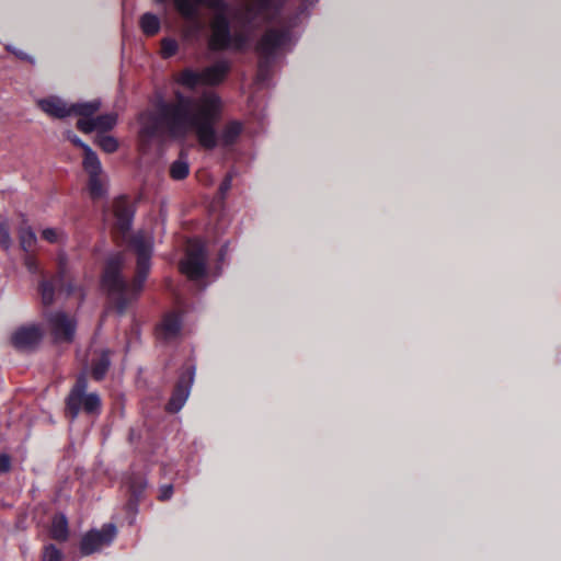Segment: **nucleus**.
<instances>
[{"label": "nucleus", "mask_w": 561, "mask_h": 561, "mask_svg": "<svg viewBox=\"0 0 561 561\" xmlns=\"http://www.w3.org/2000/svg\"><path fill=\"white\" fill-rule=\"evenodd\" d=\"M39 108L47 115L64 118L71 115V108L61 99L49 96L37 101Z\"/></svg>", "instance_id": "dca6fc26"}, {"label": "nucleus", "mask_w": 561, "mask_h": 561, "mask_svg": "<svg viewBox=\"0 0 561 561\" xmlns=\"http://www.w3.org/2000/svg\"><path fill=\"white\" fill-rule=\"evenodd\" d=\"M130 248L137 255V272L134 282L128 285L121 275L125 263L124 256L121 253L108 257L102 277V285L107 290L119 312H123L127 305L136 298L149 273L152 253V238L150 233L145 231L137 232L130 240Z\"/></svg>", "instance_id": "f03ea898"}, {"label": "nucleus", "mask_w": 561, "mask_h": 561, "mask_svg": "<svg viewBox=\"0 0 561 561\" xmlns=\"http://www.w3.org/2000/svg\"><path fill=\"white\" fill-rule=\"evenodd\" d=\"M108 366V354L106 352H103L92 367V375L94 379L101 380L104 377L105 373L107 371Z\"/></svg>", "instance_id": "5701e85b"}, {"label": "nucleus", "mask_w": 561, "mask_h": 561, "mask_svg": "<svg viewBox=\"0 0 561 561\" xmlns=\"http://www.w3.org/2000/svg\"><path fill=\"white\" fill-rule=\"evenodd\" d=\"M42 331L35 327H23L18 329L12 335V344L20 350H31L42 340Z\"/></svg>", "instance_id": "2eb2a0df"}, {"label": "nucleus", "mask_w": 561, "mask_h": 561, "mask_svg": "<svg viewBox=\"0 0 561 561\" xmlns=\"http://www.w3.org/2000/svg\"><path fill=\"white\" fill-rule=\"evenodd\" d=\"M95 142L105 151V152H108V153H112L114 151L117 150L118 148V142L117 140L112 137V136H107V135H100L96 137V140Z\"/></svg>", "instance_id": "393cba45"}, {"label": "nucleus", "mask_w": 561, "mask_h": 561, "mask_svg": "<svg viewBox=\"0 0 561 561\" xmlns=\"http://www.w3.org/2000/svg\"><path fill=\"white\" fill-rule=\"evenodd\" d=\"M289 41L287 32L268 30L256 46L260 56L266 60L277 54Z\"/></svg>", "instance_id": "9b49d317"}, {"label": "nucleus", "mask_w": 561, "mask_h": 561, "mask_svg": "<svg viewBox=\"0 0 561 561\" xmlns=\"http://www.w3.org/2000/svg\"><path fill=\"white\" fill-rule=\"evenodd\" d=\"M12 244V239L9 231L7 219L0 217V247L9 250Z\"/></svg>", "instance_id": "a878e982"}, {"label": "nucleus", "mask_w": 561, "mask_h": 561, "mask_svg": "<svg viewBox=\"0 0 561 561\" xmlns=\"http://www.w3.org/2000/svg\"><path fill=\"white\" fill-rule=\"evenodd\" d=\"M61 552L53 545L46 546L43 552V561H60Z\"/></svg>", "instance_id": "c85d7f7f"}, {"label": "nucleus", "mask_w": 561, "mask_h": 561, "mask_svg": "<svg viewBox=\"0 0 561 561\" xmlns=\"http://www.w3.org/2000/svg\"><path fill=\"white\" fill-rule=\"evenodd\" d=\"M116 537V527L114 524H105L101 529H91L83 535L80 542V552L89 556L110 546Z\"/></svg>", "instance_id": "1a4fd4ad"}, {"label": "nucleus", "mask_w": 561, "mask_h": 561, "mask_svg": "<svg viewBox=\"0 0 561 561\" xmlns=\"http://www.w3.org/2000/svg\"><path fill=\"white\" fill-rule=\"evenodd\" d=\"M140 26L145 34L154 35L160 28V21L154 14L146 13L140 19Z\"/></svg>", "instance_id": "4be33fe9"}, {"label": "nucleus", "mask_w": 561, "mask_h": 561, "mask_svg": "<svg viewBox=\"0 0 561 561\" xmlns=\"http://www.w3.org/2000/svg\"><path fill=\"white\" fill-rule=\"evenodd\" d=\"M157 2H165L167 0H156ZM205 4L206 7L215 10L224 9L222 0H174V5L179 13L187 21V32L197 35L204 28V22L198 14V5Z\"/></svg>", "instance_id": "0eeeda50"}, {"label": "nucleus", "mask_w": 561, "mask_h": 561, "mask_svg": "<svg viewBox=\"0 0 561 561\" xmlns=\"http://www.w3.org/2000/svg\"><path fill=\"white\" fill-rule=\"evenodd\" d=\"M25 265L27 266V268L31 272H35L37 270V264H36L35 260L32 259V257H26L25 259Z\"/></svg>", "instance_id": "72a5a7b5"}, {"label": "nucleus", "mask_w": 561, "mask_h": 561, "mask_svg": "<svg viewBox=\"0 0 561 561\" xmlns=\"http://www.w3.org/2000/svg\"><path fill=\"white\" fill-rule=\"evenodd\" d=\"M176 49H178V43L174 39L164 38L162 41L161 51H162L163 57H165V58L171 57L172 55H174L176 53Z\"/></svg>", "instance_id": "c756f323"}, {"label": "nucleus", "mask_w": 561, "mask_h": 561, "mask_svg": "<svg viewBox=\"0 0 561 561\" xmlns=\"http://www.w3.org/2000/svg\"><path fill=\"white\" fill-rule=\"evenodd\" d=\"M181 272L190 279L197 280L206 273V254L204 244L198 240H190L186 255L180 264Z\"/></svg>", "instance_id": "6e6552de"}, {"label": "nucleus", "mask_w": 561, "mask_h": 561, "mask_svg": "<svg viewBox=\"0 0 561 561\" xmlns=\"http://www.w3.org/2000/svg\"><path fill=\"white\" fill-rule=\"evenodd\" d=\"M71 141L82 148L83 152H84V158H83V161H87L88 158H89V152H94L87 144H84L80 138H78L77 136H73L71 138Z\"/></svg>", "instance_id": "7c9ffc66"}, {"label": "nucleus", "mask_w": 561, "mask_h": 561, "mask_svg": "<svg viewBox=\"0 0 561 561\" xmlns=\"http://www.w3.org/2000/svg\"><path fill=\"white\" fill-rule=\"evenodd\" d=\"M114 215L116 217V227L121 231H127L131 225L133 210L126 198L121 197L114 202Z\"/></svg>", "instance_id": "f3484780"}, {"label": "nucleus", "mask_w": 561, "mask_h": 561, "mask_svg": "<svg viewBox=\"0 0 561 561\" xmlns=\"http://www.w3.org/2000/svg\"><path fill=\"white\" fill-rule=\"evenodd\" d=\"M19 239H20L21 248L24 251L32 250L34 248L35 243H36V240H37L35 232L28 226L20 228V230H19Z\"/></svg>", "instance_id": "412c9836"}, {"label": "nucleus", "mask_w": 561, "mask_h": 561, "mask_svg": "<svg viewBox=\"0 0 561 561\" xmlns=\"http://www.w3.org/2000/svg\"><path fill=\"white\" fill-rule=\"evenodd\" d=\"M101 107V102L98 100L91 101V102H84V103H77L70 106L71 114L76 113L81 118H92L91 116L96 113Z\"/></svg>", "instance_id": "aec40b11"}, {"label": "nucleus", "mask_w": 561, "mask_h": 561, "mask_svg": "<svg viewBox=\"0 0 561 561\" xmlns=\"http://www.w3.org/2000/svg\"><path fill=\"white\" fill-rule=\"evenodd\" d=\"M87 378L84 375L78 377L67 399V410L71 414V419H76L82 409L85 413H99L101 409V399L96 393H85Z\"/></svg>", "instance_id": "39448f33"}, {"label": "nucleus", "mask_w": 561, "mask_h": 561, "mask_svg": "<svg viewBox=\"0 0 561 561\" xmlns=\"http://www.w3.org/2000/svg\"><path fill=\"white\" fill-rule=\"evenodd\" d=\"M83 168L89 174V191L92 197H101L105 192V183L102 178L101 162L95 152H89V158L83 161Z\"/></svg>", "instance_id": "f8f14e48"}, {"label": "nucleus", "mask_w": 561, "mask_h": 561, "mask_svg": "<svg viewBox=\"0 0 561 561\" xmlns=\"http://www.w3.org/2000/svg\"><path fill=\"white\" fill-rule=\"evenodd\" d=\"M230 69V65L228 61L220 60L207 68L203 71L197 72L191 69H186L179 75L178 81L190 89H193L197 85H215L220 83Z\"/></svg>", "instance_id": "20e7f679"}, {"label": "nucleus", "mask_w": 561, "mask_h": 561, "mask_svg": "<svg viewBox=\"0 0 561 561\" xmlns=\"http://www.w3.org/2000/svg\"><path fill=\"white\" fill-rule=\"evenodd\" d=\"M42 237L50 243H60L65 240V234L61 230L54 228H46L42 231Z\"/></svg>", "instance_id": "bb28decb"}, {"label": "nucleus", "mask_w": 561, "mask_h": 561, "mask_svg": "<svg viewBox=\"0 0 561 561\" xmlns=\"http://www.w3.org/2000/svg\"><path fill=\"white\" fill-rule=\"evenodd\" d=\"M39 291H41V297H42V302L45 305V306H48L53 302L54 300V288L53 286L46 282V280H43L39 285Z\"/></svg>", "instance_id": "cd10ccee"}, {"label": "nucleus", "mask_w": 561, "mask_h": 561, "mask_svg": "<svg viewBox=\"0 0 561 561\" xmlns=\"http://www.w3.org/2000/svg\"><path fill=\"white\" fill-rule=\"evenodd\" d=\"M210 28L209 47L213 50L241 49L248 42L247 36L242 33L231 35L229 22L222 12L216 13Z\"/></svg>", "instance_id": "7ed1b4c3"}, {"label": "nucleus", "mask_w": 561, "mask_h": 561, "mask_svg": "<svg viewBox=\"0 0 561 561\" xmlns=\"http://www.w3.org/2000/svg\"><path fill=\"white\" fill-rule=\"evenodd\" d=\"M48 327L56 342H71L76 332V321L62 311L50 313L47 317Z\"/></svg>", "instance_id": "9d476101"}, {"label": "nucleus", "mask_w": 561, "mask_h": 561, "mask_svg": "<svg viewBox=\"0 0 561 561\" xmlns=\"http://www.w3.org/2000/svg\"><path fill=\"white\" fill-rule=\"evenodd\" d=\"M69 535L68 520L64 514L55 515L51 520L50 536L55 540L65 541Z\"/></svg>", "instance_id": "6ab92c4d"}, {"label": "nucleus", "mask_w": 561, "mask_h": 561, "mask_svg": "<svg viewBox=\"0 0 561 561\" xmlns=\"http://www.w3.org/2000/svg\"><path fill=\"white\" fill-rule=\"evenodd\" d=\"M231 187V178L227 176L220 185V191L226 193Z\"/></svg>", "instance_id": "f704fd0d"}, {"label": "nucleus", "mask_w": 561, "mask_h": 561, "mask_svg": "<svg viewBox=\"0 0 561 561\" xmlns=\"http://www.w3.org/2000/svg\"><path fill=\"white\" fill-rule=\"evenodd\" d=\"M116 123L117 115L115 113H108L94 118H80L77 122V127L84 134L92 131L104 133L112 129Z\"/></svg>", "instance_id": "4468645a"}, {"label": "nucleus", "mask_w": 561, "mask_h": 561, "mask_svg": "<svg viewBox=\"0 0 561 561\" xmlns=\"http://www.w3.org/2000/svg\"><path fill=\"white\" fill-rule=\"evenodd\" d=\"M11 469L10 456L2 454L0 455V473L9 472Z\"/></svg>", "instance_id": "2f4dec72"}, {"label": "nucleus", "mask_w": 561, "mask_h": 561, "mask_svg": "<svg viewBox=\"0 0 561 561\" xmlns=\"http://www.w3.org/2000/svg\"><path fill=\"white\" fill-rule=\"evenodd\" d=\"M243 22L259 25L275 18L283 0H239Z\"/></svg>", "instance_id": "423d86ee"}, {"label": "nucleus", "mask_w": 561, "mask_h": 561, "mask_svg": "<svg viewBox=\"0 0 561 561\" xmlns=\"http://www.w3.org/2000/svg\"><path fill=\"white\" fill-rule=\"evenodd\" d=\"M181 331V321L176 313L165 316L157 330L159 339L170 341L175 339Z\"/></svg>", "instance_id": "a211bd4d"}, {"label": "nucleus", "mask_w": 561, "mask_h": 561, "mask_svg": "<svg viewBox=\"0 0 561 561\" xmlns=\"http://www.w3.org/2000/svg\"><path fill=\"white\" fill-rule=\"evenodd\" d=\"M194 380V369H187L186 373H184L178 383L176 387L170 398V401L167 405L168 411L170 412H178L182 409L184 403L186 402L190 389Z\"/></svg>", "instance_id": "ddd939ff"}, {"label": "nucleus", "mask_w": 561, "mask_h": 561, "mask_svg": "<svg viewBox=\"0 0 561 561\" xmlns=\"http://www.w3.org/2000/svg\"><path fill=\"white\" fill-rule=\"evenodd\" d=\"M221 102L214 92H205L198 98L176 96L173 104H162L159 113L140 115L139 142L145 151L150 144L159 140L164 133L178 137L194 131L199 145L214 149L219 140L224 146L233 144L241 134L239 122L228 123L220 137H217L215 124L220 117Z\"/></svg>", "instance_id": "f257e3e1"}, {"label": "nucleus", "mask_w": 561, "mask_h": 561, "mask_svg": "<svg viewBox=\"0 0 561 561\" xmlns=\"http://www.w3.org/2000/svg\"><path fill=\"white\" fill-rule=\"evenodd\" d=\"M172 493H173V488L171 484L163 485L160 488L159 500H161V501L169 500L171 497Z\"/></svg>", "instance_id": "473e14b6"}, {"label": "nucleus", "mask_w": 561, "mask_h": 561, "mask_svg": "<svg viewBox=\"0 0 561 561\" xmlns=\"http://www.w3.org/2000/svg\"><path fill=\"white\" fill-rule=\"evenodd\" d=\"M170 174L174 180H183L188 174V164L183 160L174 161L171 165Z\"/></svg>", "instance_id": "b1692460"}]
</instances>
